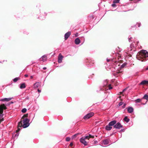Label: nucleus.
<instances>
[{
	"label": "nucleus",
	"mask_w": 148,
	"mask_h": 148,
	"mask_svg": "<svg viewBox=\"0 0 148 148\" xmlns=\"http://www.w3.org/2000/svg\"><path fill=\"white\" fill-rule=\"evenodd\" d=\"M148 57V52L146 50H142L138 52L136 56V58L141 61H145L147 60L146 58Z\"/></svg>",
	"instance_id": "nucleus-1"
},
{
	"label": "nucleus",
	"mask_w": 148,
	"mask_h": 148,
	"mask_svg": "<svg viewBox=\"0 0 148 148\" xmlns=\"http://www.w3.org/2000/svg\"><path fill=\"white\" fill-rule=\"evenodd\" d=\"M94 137V136L89 135L88 136H86L84 137H82L80 139V141L84 145H87V143L86 141L85 140L87 139L89 140L90 138H93Z\"/></svg>",
	"instance_id": "nucleus-2"
},
{
	"label": "nucleus",
	"mask_w": 148,
	"mask_h": 148,
	"mask_svg": "<svg viewBox=\"0 0 148 148\" xmlns=\"http://www.w3.org/2000/svg\"><path fill=\"white\" fill-rule=\"evenodd\" d=\"M29 119L27 118H25L23 119V128H26L29 126Z\"/></svg>",
	"instance_id": "nucleus-3"
},
{
	"label": "nucleus",
	"mask_w": 148,
	"mask_h": 148,
	"mask_svg": "<svg viewBox=\"0 0 148 148\" xmlns=\"http://www.w3.org/2000/svg\"><path fill=\"white\" fill-rule=\"evenodd\" d=\"M135 39L133 38L132 37H130V38H129V41L130 42L131 41H133V42H132L131 45H130V48H131L130 51H131L132 50V49H133L132 48H134L135 47V46L134 45V44L135 43H137L138 44V41H135Z\"/></svg>",
	"instance_id": "nucleus-4"
},
{
	"label": "nucleus",
	"mask_w": 148,
	"mask_h": 148,
	"mask_svg": "<svg viewBox=\"0 0 148 148\" xmlns=\"http://www.w3.org/2000/svg\"><path fill=\"white\" fill-rule=\"evenodd\" d=\"M94 113L93 112H91L87 114L84 117V119H87L94 115Z\"/></svg>",
	"instance_id": "nucleus-5"
},
{
	"label": "nucleus",
	"mask_w": 148,
	"mask_h": 148,
	"mask_svg": "<svg viewBox=\"0 0 148 148\" xmlns=\"http://www.w3.org/2000/svg\"><path fill=\"white\" fill-rule=\"evenodd\" d=\"M6 106L4 104H3L0 106V113L2 114L3 109H6Z\"/></svg>",
	"instance_id": "nucleus-6"
},
{
	"label": "nucleus",
	"mask_w": 148,
	"mask_h": 148,
	"mask_svg": "<svg viewBox=\"0 0 148 148\" xmlns=\"http://www.w3.org/2000/svg\"><path fill=\"white\" fill-rule=\"evenodd\" d=\"M122 125L119 123H118L114 126V127L116 129H120L122 127Z\"/></svg>",
	"instance_id": "nucleus-7"
},
{
	"label": "nucleus",
	"mask_w": 148,
	"mask_h": 148,
	"mask_svg": "<svg viewBox=\"0 0 148 148\" xmlns=\"http://www.w3.org/2000/svg\"><path fill=\"white\" fill-rule=\"evenodd\" d=\"M63 58V56L61 55V53L59 54L58 58V61L59 63H61L62 62V59Z\"/></svg>",
	"instance_id": "nucleus-8"
},
{
	"label": "nucleus",
	"mask_w": 148,
	"mask_h": 148,
	"mask_svg": "<svg viewBox=\"0 0 148 148\" xmlns=\"http://www.w3.org/2000/svg\"><path fill=\"white\" fill-rule=\"evenodd\" d=\"M71 33L70 32H68L66 33L64 35V39L65 40H66L69 37L71 34Z\"/></svg>",
	"instance_id": "nucleus-9"
},
{
	"label": "nucleus",
	"mask_w": 148,
	"mask_h": 148,
	"mask_svg": "<svg viewBox=\"0 0 148 148\" xmlns=\"http://www.w3.org/2000/svg\"><path fill=\"white\" fill-rule=\"evenodd\" d=\"M12 99V98H5L1 99L0 100V101H8Z\"/></svg>",
	"instance_id": "nucleus-10"
},
{
	"label": "nucleus",
	"mask_w": 148,
	"mask_h": 148,
	"mask_svg": "<svg viewBox=\"0 0 148 148\" xmlns=\"http://www.w3.org/2000/svg\"><path fill=\"white\" fill-rule=\"evenodd\" d=\"M47 56L46 55H44L42 56L41 58H40V60L42 61L43 62L46 61L47 60Z\"/></svg>",
	"instance_id": "nucleus-11"
},
{
	"label": "nucleus",
	"mask_w": 148,
	"mask_h": 148,
	"mask_svg": "<svg viewBox=\"0 0 148 148\" xmlns=\"http://www.w3.org/2000/svg\"><path fill=\"white\" fill-rule=\"evenodd\" d=\"M116 123V121L113 120L110 122L108 124L109 125H110L111 126H113Z\"/></svg>",
	"instance_id": "nucleus-12"
},
{
	"label": "nucleus",
	"mask_w": 148,
	"mask_h": 148,
	"mask_svg": "<svg viewBox=\"0 0 148 148\" xmlns=\"http://www.w3.org/2000/svg\"><path fill=\"white\" fill-rule=\"evenodd\" d=\"M134 110V109L132 107H129L127 109V111L129 113H132Z\"/></svg>",
	"instance_id": "nucleus-13"
},
{
	"label": "nucleus",
	"mask_w": 148,
	"mask_h": 148,
	"mask_svg": "<svg viewBox=\"0 0 148 148\" xmlns=\"http://www.w3.org/2000/svg\"><path fill=\"white\" fill-rule=\"evenodd\" d=\"M112 128V127L111 126L109 125V124L107 125L105 127L106 129L108 131L110 130Z\"/></svg>",
	"instance_id": "nucleus-14"
},
{
	"label": "nucleus",
	"mask_w": 148,
	"mask_h": 148,
	"mask_svg": "<svg viewBox=\"0 0 148 148\" xmlns=\"http://www.w3.org/2000/svg\"><path fill=\"white\" fill-rule=\"evenodd\" d=\"M148 84V81L143 80L140 83V85H145Z\"/></svg>",
	"instance_id": "nucleus-15"
},
{
	"label": "nucleus",
	"mask_w": 148,
	"mask_h": 148,
	"mask_svg": "<svg viewBox=\"0 0 148 148\" xmlns=\"http://www.w3.org/2000/svg\"><path fill=\"white\" fill-rule=\"evenodd\" d=\"M75 42L76 44L78 45L80 42V40L78 38H77L75 39Z\"/></svg>",
	"instance_id": "nucleus-16"
},
{
	"label": "nucleus",
	"mask_w": 148,
	"mask_h": 148,
	"mask_svg": "<svg viewBox=\"0 0 148 148\" xmlns=\"http://www.w3.org/2000/svg\"><path fill=\"white\" fill-rule=\"evenodd\" d=\"M40 85V84L39 82H36L34 85V87L35 88L38 87Z\"/></svg>",
	"instance_id": "nucleus-17"
},
{
	"label": "nucleus",
	"mask_w": 148,
	"mask_h": 148,
	"mask_svg": "<svg viewBox=\"0 0 148 148\" xmlns=\"http://www.w3.org/2000/svg\"><path fill=\"white\" fill-rule=\"evenodd\" d=\"M23 124L22 123V121H21L20 122L18 123V130H19L20 129L19 128V127H23Z\"/></svg>",
	"instance_id": "nucleus-18"
},
{
	"label": "nucleus",
	"mask_w": 148,
	"mask_h": 148,
	"mask_svg": "<svg viewBox=\"0 0 148 148\" xmlns=\"http://www.w3.org/2000/svg\"><path fill=\"white\" fill-rule=\"evenodd\" d=\"M109 143V140L108 139H105L103 141V143L104 145H107Z\"/></svg>",
	"instance_id": "nucleus-19"
},
{
	"label": "nucleus",
	"mask_w": 148,
	"mask_h": 148,
	"mask_svg": "<svg viewBox=\"0 0 148 148\" xmlns=\"http://www.w3.org/2000/svg\"><path fill=\"white\" fill-rule=\"evenodd\" d=\"M25 83H23L20 84V88L21 89L24 88H25Z\"/></svg>",
	"instance_id": "nucleus-20"
},
{
	"label": "nucleus",
	"mask_w": 148,
	"mask_h": 148,
	"mask_svg": "<svg viewBox=\"0 0 148 148\" xmlns=\"http://www.w3.org/2000/svg\"><path fill=\"white\" fill-rule=\"evenodd\" d=\"M3 120V114H0V123Z\"/></svg>",
	"instance_id": "nucleus-21"
},
{
	"label": "nucleus",
	"mask_w": 148,
	"mask_h": 148,
	"mask_svg": "<svg viewBox=\"0 0 148 148\" xmlns=\"http://www.w3.org/2000/svg\"><path fill=\"white\" fill-rule=\"evenodd\" d=\"M124 121H126L127 123H128L129 122L130 119H128L127 116H125L124 119Z\"/></svg>",
	"instance_id": "nucleus-22"
},
{
	"label": "nucleus",
	"mask_w": 148,
	"mask_h": 148,
	"mask_svg": "<svg viewBox=\"0 0 148 148\" xmlns=\"http://www.w3.org/2000/svg\"><path fill=\"white\" fill-rule=\"evenodd\" d=\"M142 99L147 100L148 99V95H147L146 94L145 95Z\"/></svg>",
	"instance_id": "nucleus-23"
},
{
	"label": "nucleus",
	"mask_w": 148,
	"mask_h": 148,
	"mask_svg": "<svg viewBox=\"0 0 148 148\" xmlns=\"http://www.w3.org/2000/svg\"><path fill=\"white\" fill-rule=\"evenodd\" d=\"M79 134V133H77V134H75V135H73L72 137V139H73L75 138Z\"/></svg>",
	"instance_id": "nucleus-24"
},
{
	"label": "nucleus",
	"mask_w": 148,
	"mask_h": 148,
	"mask_svg": "<svg viewBox=\"0 0 148 148\" xmlns=\"http://www.w3.org/2000/svg\"><path fill=\"white\" fill-rule=\"evenodd\" d=\"M141 101V99H138L135 100L136 103L140 102Z\"/></svg>",
	"instance_id": "nucleus-25"
},
{
	"label": "nucleus",
	"mask_w": 148,
	"mask_h": 148,
	"mask_svg": "<svg viewBox=\"0 0 148 148\" xmlns=\"http://www.w3.org/2000/svg\"><path fill=\"white\" fill-rule=\"evenodd\" d=\"M27 109L25 108H24L21 110V112L23 113H25L27 111Z\"/></svg>",
	"instance_id": "nucleus-26"
},
{
	"label": "nucleus",
	"mask_w": 148,
	"mask_h": 148,
	"mask_svg": "<svg viewBox=\"0 0 148 148\" xmlns=\"http://www.w3.org/2000/svg\"><path fill=\"white\" fill-rule=\"evenodd\" d=\"M19 79V78L18 77H16L15 78L13 79V81L14 82H16Z\"/></svg>",
	"instance_id": "nucleus-27"
},
{
	"label": "nucleus",
	"mask_w": 148,
	"mask_h": 148,
	"mask_svg": "<svg viewBox=\"0 0 148 148\" xmlns=\"http://www.w3.org/2000/svg\"><path fill=\"white\" fill-rule=\"evenodd\" d=\"M28 114H26L24 115L22 117V119H24V118L27 117L28 116Z\"/></svg>",
	"instance_id": "nucleus-28"
},
{
	"label": "nucleus",
	"mask_w": 148,
	"mask_h": 148,
	"mask_svg": "<svg viewBox=\"0 0 148 148\" xmlns=\"http://www.w3.org/2000/svg\"><path fill=\"white\" fill-rule=\"evenodd\" d=\"M120 1V0H114L113 1V3H118Z\"/></svg>",
	"instance_id": "nucleus-29"
},
{
	"label": "nucleus",
	"mask_w": 148,
	"mask_h": 148,
	"mask_svg": "<svg viewBox=\"0 0 148 148\" xmlns=\"http://www.w3.org/2000/svg\"><path fill=\"white\" fill-rule=\"evenodd\" d=\"M107 82H108L107 80H105L104 81V86H106V85L107 84Z\"/></svg>",
	"instance_id": "nucleus-30"
},
{
	"label": "nucleus",
	"mask_w": 148,
	"mask_h": 148,
	"mask_svg": "<svg viewBox=\"0 0 148 148\" xmlns=\"http://www.w3.org/2000/svg\"><path fill=\"white\" fill-rule=\"evenodd\" d=\"M70 140V138L69 137H67L66 138V140L67 141H69Z\"/></svg>",
	"instance_id": "nucleus-31"
},
{
	"label": "nucleus",
	"mask_w": 148,
	"mask_h": 148,
	"mask_svg": "<svg viewBox=\"0 0 148 148\" xmlns=\"http://www.w3.org/2000/svg\"><path fill=\"white\" fill-rule=\"evenodd\" d=\"M126 65V64H122L121 66V67L122 68H123Z\"/></svg>",
	"instance_id": "nucleus-32"
},
{
	"label": "nucleus",
	"mask_w": 148,
	"mask_h": 148,
	"mask_svg": "<svg viewBox=\"0 0 148 148\" xmlns=\"http://www.w3.org/2000/svg\"><path fill=\"white\" fill-rule=\"evenodd\" d=\"M123 103L122 102H120L119 104V106H121L123 104Z\"/></svg>",
	"instance_id": "nucleus-33"
},
{
	"label": "nucleus",
	"mask_w": 148,
	"mask_h": 148,
	"mask_svg": "<svg viewBox=\"0 0 148 148\" xmlns=\"http://www.w3.org/2000/svg\"><path fill=\"white\" fill-rule=\"evenodd\" d=\"M137 25H138V27H139L140 25V23H137Z\"/></svg>",
	"instance_id": "nucleus-34"
},
{
	"label": "nucleus",
	"mask_w": 148,
	"mask_h": 148,
	"mask_svg": "<svg viewBox=\"0 0 148 148\" xmlns=\"http://www.w3.org/2000/svg\"><path fill=\"white\" fill-rule=\"evenodd\" d=\"M115 3H113V4H112V6L113 7H114L115 6H116V5H115Z\"/></svg>",
	"instance_id": "nucleus-35"
},
{
	"label": "nucleus",
	"mask_w": 148,
	"mask_h": 148,
	"mask_svg": "<svg viewBox=\"0 0 148 148\" xmlns=\"http://www.w3.org/2000/svg\"><path fill=\"white\" fill-rule=\"evenodd\" d=\"M73 145V143H70V145L71 146H72Z\"/></svg>",
	"instance_id": "nucleus-36"
},
{
	"label": "nucleus",
	"mask_w": 148,
	"mask_h": 148,
	"mask_svg": "<svg viewBox=\"0 0 148 148\" xmlns=\"http://www.w3.org/2000/svg\"><path fill=\"white\" fill-rule=\"evenodd\" d=\"M109 89H112V87L111 86H110V85H109Z\"/></svg>",
	"instance_id": "nucleus-37"
},
{
	"label": "nucleus",
	"mask_w": 148,
	"mask_h": 148,
	"mask_svg": "<svg viewBox=\"0 0 148 148\" xmlns=\"http://www.w3.org/2000/svg\"><path fill=\"white\" fill-rule=\"evenodd\" d=\"M18 133H17L16 134L15 136H16V137H18Z\"/></svg>",
	"instance_id": "nucleus-38"
},
{
	"label": "nucleus",
	"mask_w": 148,
	"mask_h": 148,
	"mask_svg": "<svg viewBox=\"0 0 148 148\" xmlns=\"http://www.w3.org/2000/svg\"><path fill=\"white\" fill-rule=\"evenodd\" d=\"M125 106H126L125 104H124L123 105V108H124L125 107Z\"/></svg>",
	"instance_id": "nucleus-39"
},
{
	"label": "nucleus",
	"mask_w": 148,
	"mask_h": 148,
	"mask_svg": "<svg viewBox=\"0 0 148 148\" xmlns=\"http://www.w3.org/2000/svg\"><path fill=\"white\" fill-rule=\"evenodd\" d=\"M38 91L39 92H41V90H39V89H38Z\"/></svg>",
	"instance_id": "nucleus-40"
},
{
	"label": "nucleus",
	"mask_w": 148,
	"mask_h": 148,
	"mask_svg": "<svg viewBox=\"0 0 148 148\" xmlns=\"http://www.w3.org/2000/svg\"><path fill=\"white\" fill-rule=\"evenodd\" d=\"M25 77H27L28 76V75H27L26 74L25 75Z\"/></svg>",
	"instance_id": "nucleus-41"
},
{
	"label": "nucleus",
	"mask_w": 148,
	"mask_h": 148,
	"mask_svg": "<svg viewBox=\"0 0 148 148\" xmlns=\"http://www.w3.org/2000/svg\"><path fill=\"white\" fill-rule=\"evenodd\" d=\"M107 61L108 62H109L110 61V59H107Z\"/></svg>",
	"instance_id": "nucleus-42"
},
{
	"label": "nucleus",
	"mask_w": 148,
	"mask_h": 148,
	"mask_svg": "<svg viewBox=\"0 0 148 148\" xmlns=\"http://www.w3.org/2000/svg\"><path fill=\"white\" fill-rule=\"evenodd\" d=\"M43 69L44 70H45L46 69V68L45 67H43Z\"/></svg>",
	"instance_id": "nucleus-43"
},
{
	"label": "nucleus",
	"mask_w": 148,
	"mask_h": 148,
	"mask_svg": "<svg viewBox=\"0 0 148 148\" xmlns=\"http://www.w3.org/2000/svg\"><path fill=\"white\" fill-rule=\"evenodd\" d=\"M30 78L31 79H32L33 78V76H30Z\"/></svg>",
	"instance_id": "nucleus-44"
},
{
	"label": "nucleus",
	"mask_w": 148,
	"mask_h": 148,
	"mask_svg": "<svg viewBox=\"0 0 148 148\" xmlns=\"http://www.w3.org/2000/svg\"><path fill=\"white\" fill-rule=\"evenodd\" d=\"M146 70H148V66L146 68Z\"/></svg>",
	"instance_id": "nucleus-45"
},
{
	"label": "nucleus",
	"mask_w": 148,
	"mask_h": 148,
	"mask_svg": "<svg viewBox=\"0 0 148 148\" xmlns=\"http://www.w3.org/2000/svg\"><path fill=\"white\" fill-rule=\"evenodd\" d=\"M97 141H95V143H97Z\"/></svg>",
	"instance_id": "nucleus-46"
},
{
	"label": "nucleus",
	"mask_w": 148,
	"mask_h": 148,
	"mask_svg": "<svg viewBox=\"0 0 148 148\" xmlns=\"http://www.w3.org/2000/svg\"><path fill=\"white\" fill-rule=\"evenodd\" d=\"M128 52H130V50H128Z\"/></svg>",
	"instance_id": "nucleus-47"
},
{
	"label": "nucleus",
	"mask_w": 148,
	"mask_h": 148,
	"mask_svg": "<svg viewBox=\"0 0 148 148\" xmlns=\"http://www.w3.org/2000/svg\"><path fill=\"white\" fill-rule=\"evenodd\" d=\"M77 36V34L75 35V36H76H76Z\"/></svg>",
	"instance_id": "nucleus-48"
},
{
	"label": "nucleus",
	"mask_w": 148,
	"mask_h": 148,
	"mask_svg": "<svg viewBox=\"0 0 148 148\" xmlns=\"http://www.w3.org/2000/svg\"><path fill=\"white\" fill-rule=\"evenodd\" d=\"M125 90V89H124L123 91H124Z\"/></svg>",
	"instance_id": "nucleus-49"
},
{
	"label": "nucleus",
	"mask_w": 148,
	"mask_h": 148,
	"mask_svg": "<svg viewBox=\"0 0 148 148\" xmlns=\"http://www.w3.org/2000/svg\"><path fill=\"white\" fill-rule=\"evenodd\" d=\"M136 45H135V47H136Z\"/></svg>",
	"instance_id": "nucleus-50"
}]
</instances>
